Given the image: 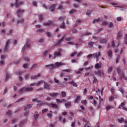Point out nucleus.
<instances>
[{"label":"nucleus","mask_w":127,"mask_h":127,"mask_svg":"<svg viewBox=\"0 0 127 127\" xmlns=\"http://www.w3.org/2000/svg\"><path fill=\"white\" fill-rule=\"evenodd\" d=\"M65 106L66 108H69V107H71V102H68L65 103Z\"/></svg>","instance_id":"obj_30"},{"label":"nucleus","mask_w":127,"mask_h":127,"mask_svg":"<svg viewBox=\"0 0 127 127\" xmlns=\"http://www.w3.org/2000/svg\"><path fill=\"white\" fill-rule=\"evenodd\" d=\"M94 74L95 75H96V76H104V72L100 70H97L94 71Z\"/></svg>","instance_id":"obj_8"},{"label":"nucleus","mask_w":127,"mask_h":127,"mask_svg":"<svg viewBox=\"0 0 127 127\" xmlns=\"http://www.w3.org/2000/svg\"><path fill=\"white\" fill-rule=\"evenodd\" d=\"M24 60H25V61H30V60L29 59V58L28 57H25L24 58Z\"/></svg>","instance_id":"obj_55"},{"label":"nucleus","mask_w":127,"mask_h":127,"mask_svg":"<svg viewBox=\"0 0 127 127\" xmlns=\"http://www.w3.org/2000/svg\"><path fill=\"white\" fill-rule=\"evenodd\" d=\"M24 22V18H22L19 20H18L17 21V23L18 24H19L20 23H23Z\"/></svg>","instance_id":"obj_22"},{"label":"nucleus","mask_w":127,"mask_h":127,"mask_svg":"<svg viewBox=\"0 0 127 127\" xmlns=\"http://www.w3.org/2000/svg\"><path fill=\"white\" fill-rule=\"evenodd\" d=\"M38 42L40 43H43V42H44V39H40L39 40Z\"/></svg>","instance_id":"obj_62"},{"label":"nucleus","mask_w":127,"mask_h":127,"mask_svg":"<svg viewBox=\"0 0 127 127\" xmlns=\"http://www.w3.org/2000/svg\"><path fill=\"white\" fill-rule=\"evenodd\" d=\"M30 47V45L28 43H26L24 46V47L22 48V52H24V51L25 49H28Z\"/></svg>","instance_id":"obj_12"},{"label":"nucleus","mask_w":127,"mask_h":127,"mask_svg":"<svg viewBox=\"0 0 127 127\" xmlns=\"http://www.w3.org/2000/svg\"><path fill=\"white\" fill-rule=\"evenodd\" d=\"M37 32L41 33V32H44V29H40L37 30Z\"/></svg>","instance_id":"obj_44"},{"label":"nucleus","mask_w":127,"mask_h":127,"mask_svg":"<svg viewBox=\"0 0 127 127\" xmlns=\"http://www.w3.org/2000/svg\"><path fill=\"white\" fill-rule=\"evenodd\" d=\"M53 22L52 21H48L47 22L44 23V26H53Z\"/></svg>","instance_id":"obj_9"},{"label":"nucleus","mask_w":127,"mask_h":127,"mask_svg":"<svg viewBox=\"0 0 127 127\" xmlns=\"http://www.w3.org/2000/svg\"><path fill=\"white\" fill-rule=\"evenodd\" d=\"M94 67L95 69H101L102 68V63L99 62L95 64Z\"/></svg>","instance_id":"obj_13"},{"label":"nucleus","mask_w":127,"mask_h":127,"mask_svg":"<svg viewBox=\"0 0 127 127\" xmlns=\"http://www.w3.org/2000/svg\"><path fill=\"white\" fill-rule=\"evenodd\" d=\"M31 80H35V79H37V76H36V75H32L31 76Z\"/></svg>","instance_id":"obj_43"},{"label":"nucleus","mask_w":127,"mask_h":127,"mask_svg":"<svg viewBox=\"0 0 127 127\" xmlns=\"http://www.w3.org/2000/svg\"><path fill=\"white\" fill-rule=\"evenodd\" d=\"M6 58V56L5 55H1V59L3 60V59H5Z\"/></svg>","instance_id":"obj_58"},{"label":"nucleus","mask_w":127,"mask_h":127,"mask_svg":"<svg viewBox=\"0 0 127 127\" xmlns=\"http://www.w3.org/2000/svg\"><path fill=\"white\" fill-rule=\"evenodd\" d=\"M76 11H77L76 9H73L71 10L70 11H69V14H73V13H74V12H76Z\"/></svg>","instance_id":"obj_35"},{"label":"nucleus","mask_w":127,"mask_h":127,"mask_svg":"<svg viewBox=\"0 0 127 127\" xmlns=\"http://www.w3.org/2000/svg\"><path fill=\"white\" fill-rule=\"evenodd\" d=\"M65 37L64 36V37H63L60 40H59V41L57 43V45H59V44H61V42H62V41H63V40H64V38Z\"/></svg>","instance_id":"obj_32"},{"label":"nucleus","mask_w":127,"mask_h":127,"mask_svg":"<svg viewBox=\"0 0 127 127\" xmlns=\"http://www.w3.org/2000/svg\"><path fill=\"white\" fill-rule=\"evenodd\" d=\"M94 45V42H90L88 43V46L89 48H92Z\"/></svg>","instance_id":"obj_28"},{"label":"nucleus","mask_w":127,"mask_h":127,"mask_svg":"<svg viewBox=\"0 0 127 127\" xmlns=\"http://www.w3.org/2000/svg\"><path fill=\"white\" fill-rule=\"evenodd\" d=\"M44 83V80H40L38 81V82H36V86H40V85H42Z\"/></svg>","instance_id":"obj_16"},{"label":"nucleus","mask_w":127,"mask_h":127,"mask_svg":"<svg viewBox=\"0 0 127 127\" xmlns=\"http://www.w3.org/2000/svg\"><path fill=\"white\" fill-rule=\"evenodd\" d=\"M92 13V11L90 10H88L86 12V15H90Z\"/></svg>","instance_id":"obj_50"},{"label":"nucleus","mask_w":127,"mask_h":127,"mask_svg":"<svg viewBox=\"0 0 127 127\" xmlns=\"http://www.w3.org/2000/svg\"><path fill=\"white\" fill-rule=\"evenodd\" d=\"M10 39H8L5 43V47L4 48V52L6 53L8 52V50L9 49V44H10Z\"/></svg>","instance_id":"obj_2"},{"label":"nucleus","mask_w":127,"mask_h":127,"mask_svg":"<svg viewBox=\"0 0 127 127\" xmlns=\"http://www.w3.org/2000/svg\"><path fill=\"white\" fill-rule=\"evenodd\" d=\"M9 78H10V74L7 73L5 79V82H6V81H7Z\"/></svg>","instance_id":"obj_29"},{"label":"nucleus","mask_w":127,"mask_h":127,"mask_svg":"<svg viewBox=\"0 0 127 127\" xmlns=\"http://www.w3.org/2000/svg\"><path fill=\"white\" fill-rule=\"evenodd\" d=\"M100 21V18L98 19H95L93 20V23H98Z\"/></svg>","instance_id":"obj_41"},{"label":"nucleus","mask_w":127,"mask_h":127,"mask_svg":"<svg viewBox=\"0 0 127 127\" xmlns=\"http://www.w3.org/2000/svg\"><path fill=\"white\" fill-rule=\"evenodd\" d=\"M120 59H121V57L120 55L117 56V58L116 59V63L118 64L119 63V61H120Z\"/></svg>","instance_id":"obj_45"},{"label":"nucleus","mask_w":127,"mask_h":127,"mask_svg":"<svg viewBox=\"0 0 127 127\" xmlns=\"http://www.w3.org/2000/svg\"><path fill=\"white\" fill-rule=\"evenodd\" d=\"M51 113H48L47 114V116L48 117V118H52V116H53V115L52 114V111L50 112Z\"/></svg>","instance_id":"obj_46"},{"label":"nucleus","mask_w":127,"mask_h":127,"mask_svg":"<svg viewBox=\"0 0 127 127\" xmlns=\"http://www.w3.org/2000/svg\"><path fill=\"white\" fill-rule=\"evenodd\" d=\"M59 20L63 22V25L60 26V28L63 29H65L66 28V26H65V22H64V19H66L65 16L60 17L59 18Z\"/></svg>","instance_id":"obj_3"},{"label":"nucleus","mask_w":127,"mask_h":127,"mask_svg":"<svg viewBox=\"0 0 127 127\" xmlns=\"http://www.w3.org/2000/svg\"><path fill=\"white\" fill-rule=\"evenodd\" d=\"M39 116H40L39 114L34 115V118L35 121H37V120H38V117H39Z\"/></svg>","instance_id":"obj_36"},{"label":"nucleus","mask_w":127,"mask_h":127,"mask_svg":"<svg viewBox=\"0 0 127 127\" xmlns=\"http://www.w3.org/2000/svg\"><path fill=\"white\" fill-rule=\"evenodd\" d=\"M33 5H34V6H37V1H33Z\"/></svg>","instance_id":"obj_60"},{"label":"nucleus","mask_w":127,"mask_h":127,"mask_svg":"<svg viewBox=\"0 0 127 127\" xmlns=\"http://www.w3.org/2000/svg\"><path fill=\"white\" fill-rule=\"evenodd\" d=\"M56 102H57V103H58V104H60V103H62V101L59 99H57Z\"/></svg>","instance_id":"obj_56"},{"label":"nucleus","mask_w":127,"mask_h":127,"mask_svg":"<svg viewBox=\"0 0 127 127\" xmlns=\"http://www.w3.org/2000/svg\"><path fill=\"white\" fill-rule=\"evenodd\" d=\"M100 42L101 43H106V42H107V39H101L100 40Z\"/></svg>","instance_id":"obj_33"},{"label":"nucleus","mask_w":127,"mask_h":127,"mask_svg":"<svg viewBox=\"0 0 127 127\" xmlns=\"http://www.w3.org/2000/svg\"><path fill=\"white\" fill-rule=\"evenodd\" d=\"M112 5H115V7H120L121 8V10H125L127 7V5H122L121 6H118L117 3L114 2H111V3Z\"/></svg>","instance_id":"obj_6"},{"label":"nucleus","mask_w":127,"mask_h":127,"mask_svg":"<svg viewBox=\"0 0 127 127\" xmlns=\"http://www.w3.org/2000/svg\"><path fill=\"white\" fill-rule=\"evenodd\" d=\"M0 65L1 66H3V65H4V61L2 60L0 62Z\"/></svg>","instance_id":"obj_53"},{"label":"nucleus","mask_w":127,"mask_h":127,"mask_svg":"<svg viewBox=\"0 0 127 127\" xmlns=\"http://www.w3.org/2000/svg\"><path fill=\"white\" fill-rule=\"evenodd\" d=\"M108 57L112 58L113 57V52L112 50H110L108 51Z\"/></svg>","instance_id":"obj_21"},{"label":"nucleus","mask_w":127,"mask_h":127,"mask_svg":"<svg viewBox=\"0 0 127 127\" xmlns=\"http://www.w3.org/2000/svg\"><path fill=\"white\" fill-rule=\"evenodd\" d=\"M81 100V96H77L76 98H75V100H74L75 104H78L79 103V101Z\"/></svg>","instance_id":"obj_19"},{"label":"nucleus","mask_w":127,"mask_h":127,"mask_svg":"<svg viewBox=\"0 0 127 127\" xmlns=\"http://www.w3.org/2000/svg\"><path fill=\"white\" fill-rule=\"evenodd\" d=\"M52 106L53 108H54V109H58V105H57V104H52Z\"/></svg>","instance_id":"obj_40"},{"label":"nucleus","mask_w":127,"mask_h":127,"mask_svg":"<svg viewBox=\"0 0 127 127\" xmlns=\"http://www.w3.org/2000/svg\"><path fill=\"white\" fill-rule=\"evenodd\" d=\"M115 26V25H114V23H113V22H110L109 24H108V27H109V28H114Z\"/></svg>","instance_id":"obj_25"},{"label":"nucleus","mask_w":127,"mask_h":127,"mask_svg":"<svg viewBox=\"0 0 127 127\" xmlns=\"http://www.w3.org/2000/svg\"><path fill=\"white\" fill-rule=\"evenodd\" d=\"M32 102H34V103H41V104H42V101L39 100L38 98H34L32 99Z\"/></svg>","instance_id":"obj_23"},{"label":"nucleus","mask_w":127,"mask_h":127,"mask_svg":"<svg viewBox=\"0 0 127 127\" xmlns=\"http://www.w3.org/2000/svg\"><path fill=\"white\" fill-rule=\"evenodd\" d=\"M46 34L48 36V37H51V33L48 32L46 33Z\"/></svg>","instance_id":"obj_59"},{"label":"nucleus","mask_w":127,"mask_h":127,"mask_svg":"<svg viewBox=\"0 0 127 127\" xmlns=\"http://www.w3.org/2000/svg\"><path fill=\"white\" fill-rule=\"evenodd\" d=\"M74 39V37H68L65 38V41H67V44H69L70 45H74V42L72 41Z\"/></svg>","instance_id":"obj_4"},{"label":"nucleus","mask_w":127,"mask_h":127,"mask_svg":"<svg viewBox=\"0 0 127 127\" xmlns=\"http://www.w3.org/2000/svg\"><path fill=\"white\" fill-rule=\"evenodd\" d=\"M25 10L23 9H18L16 11V14L18 17H20L22 13H24Z\"/></svg>","instance_id":"obj_7"},{"label":"nucleus","mask_w":127,"mask_h":127,"mask_svg":"<svg viewBox=\"0 0 127 127\" xmlns=\"http://www.w3.org/2000/svg\"><path fill=\"white\" fill-rule=\"evenodd\" d=\"M6 115L7 116H11V112L10 111H8V112H6Z\"/></svg>","instance_id":"obj_52"},{"label":"nucleus","mask_w":127,"mask_h":127,"mask_svg":"<svg viewBox=\"0 0 127 127\" xmlns=\"http://www.w3.org/2000/svg\"><path fill=\"white\" fill-rule=\"evenodd\" d=\"M119 91H120V92H121V93H122V94H123V95H124V94H125V91H124V88L121 87L119 89Z\"/></svg>","instance_id":"obj_42"},{"label":"nucleus","mask_w":127,"mask_h":127,"mask_svg":"<svg viewBox=\"0 0 127 127\" xmlns=\"http://www.w3.org/2000/svg\"><path fill=\"white\" fill-rule=\"evenodd\" d=\"M83 54V53L82 52H80L77 54V57H80Z\"/></svg>","instance_id":"obj_57"},{"label":"nucleus","mask_w":127,"mask_h":127,"mask_svg":"<svg viewBox=\"0 0 127 127\" xmlns=\"http://www.w3.org/2000/svg\"><path fill=\"white\" fill-rule=\"evenodd\" d=\"M98 82V79H97V77H94V80H93V83H97Z\"/></svg>","instance_id":"obj_51"},{"label":"nucleus","mask_w":127,"mask_h":127,"mask_svg":"<svg viewBox=\"0 0 127 127\" xmlns=\"http://www.w3.org/2000/svg\"><path fill=\"white\" fill-rule=\"evenodd\" d=\"M17 121V120L15 119H14L12 120L11 123L12 124H15V123H16V122Z\"/></svg>","instance_id":"obj_63"},{"label":"nucleus","mask_w":127,"mask_h":127,"mask_svg":"<svg viewBox=\"0 0 127 127\" xmlns=\"http://www.w3.org/2000/svg\"><path fill=\"white\" fill-rule=\"evenodd\" d=\"M46 67H54V64H50L46 65Z\"/></svg>","instance_id":"obj_61"},{"label":"nucleus","mask_w":127,"mask_h":127,"mask_svg":"<svg viewBox=\"0 0 127 127\" xmlns=\"http://www.w3.org/2000/svg\"><path fill=\"white\" fill-rule=\"evenodd\" d=\"M38 18H39V20H40V21H42V20H43V15H39Z\"/></svg>","instance_id":"obj_37"},{"label":"nucleus","mask_w":127,"mask_h":127,"mask_svg":"<svg viewBox=\"0 0 127 127\" xmlns=\"http://www.w3.org/2000/svg\"><path fill=\"white\" fill-rule=\"evenodd\" d=\"M57 5V4H53L50 6V9L51 11H54L55 10V6Z\"/></svg>","instance_id":"obj_15"},{"label":"nucleus","mask_w":127,"mask_h":127,"mask_svg":"<svg viewBox=\"0 0 127 127\" xmlns=\"http://www.w3.org/2000/svg\"><path fill=\"white\" fill-rule=\"evenodd\" d=\"M124 42H125V44H127V35H125V36L124 37Z\"/></svg>","instance_id":"obj_47"},{"label":"nucleus","mask_w":127,"mask_h":127,"mask_svg":"<svg viewBox=\"0 0 127 127\" xmlns=\"http://www.w3.org/2000/svg\"><path fill=\"white\" fill-rule=\"evenodd\" d=\"M23 4H24V1H19V0H15V7H19V6L23 5Z\"/></svg>","instance_id":"obj_5"},{"label":"nucleus","mask_w":127,"mask_h":127,"mask_svg":"<svg viewBox=\"0 0 127 127\" xmlns=\"http://www.w3.org/2000/svg\"><path fill=\"white\" fill-rule=\"evenodd\" d=\"M115 101V97L114 96H110L109 97V102H113Z\"/></svg>","instance_id":"obj_38"},{"label":"nucleus","mask_w":127,"mask_h":127,"mask_svg":"<svg viewBox=\"0 0 127 127\" xmlns=\"http://www.w3.org/2000/svg\"><path fill=\"white\" fill-rule=\"evenodd\" d=\"M38 104L37 105V107H40L42 106H43L44 105V103L42 102V104L41 103H38Z\"/></svg>","instance_id":"obj_49"},{"label":"nucleus","mask_w":127,"mask_h":127,"mask_svg":"<svg viewBox=\"0 0 127 127\" xmlns=\"http://www.w3.org/2000/svg\"><path fill=\"white\" fill-rule=\"evenodd\" d=\"M55 66H56L57 67H60V66H62L63 65H64V64H63V63L61 62H56L55 64Z\"/></svg>","instance_id":"obj_20"},{"label":"nucleus","mask_w":127,"mask_h":127,"mask_svg":"<svg viewBox=\"0 0 127 127\" xmlns=\"http://www.w3.org/2000/svg\"><path fill=\"white\" fill-rule=\"evenodd\" d=\"M61 50V49H59L58 51H55L54 53V57L52 58V59H55L57 57H60V56H62Z\"/></svg>","instance_id":"obj_1"},{"label":"nucleus","mask_w":127,"mask_h":127,"mask_svg":"<svg viewBox=\"0 0 127 127\" xmlns=\"http://www.w3.org/2000/svg\"><path fill=\"white\" fill-rule=\"evenodd\" d=\"M98 55V56H101V53H95L93 54V57H95V58H96V62H98V61H99V57Z\"/></svg>","instance_id":"obj_11"},{"label":"nucleus","mask_w":127,"mask_h":127,"mask_svg":"<svg viewBox=\"0 0 127 127\" xmlns=\"http://www.w3.org/2000/svg\"><path fill=\"white\" fill-rule=\"evenodd\" d=\"M24 92H26V87H24L22 88H20L18 91V93H23Z\"/></svg>","instance_id":"obj_17"},{"label":"nucleus","mask_w":127,"mask_h":127,"mask_svg":"<svg viewBox=\"0 0 127 127\" xmlns=\"http://www.w3.org/2000/svg\"><path fill=\"white\" fill-rule=\"evenodd\" d=\"M26 123H27V120H22L21 122H20L19 125H20L21 124V127H22V126H23V125H24Z\"/></svg>","instance_id":"obj_24"},{"label":"nucleus","mask_w":127,"mask_h":127,"mask_svg":"<svg viewBox=\"0 0 127 127\" xmlns=\"http://www.w3.org/2000/svg\"><path fill=\"white\" fill-rule=\"evenodd\" d=\"M24 100H25V98H23V97L19 99L17 101H16V103H20V102H23Z\"/></svg>","instance_id":"obj_27"},{"label":"nucleus","mask_w":127,"mask_h":127,"mask_svg":"<svg viewBox=\"0 0 127 127\" xmlns=\"http://www.w3.org/2000/svg\"><path fill=\"white\" fill-rule=\"evenodd\" d=\"M29 66V64H24L23 65V67L25 69H27V68H28Z\"/></svg>","instance_id":"obj_34"},{"label":"nucleus","mask_w":127,"mask_h":127,"mask_svg":"<svg viewBox=\"0 0 127 127\" xmlns=\"http://www.w3.org/2000/svg\"><path fill=\"white\" fill-rule=\"evenodd\" d=\"M114 69V67L113 66H111V67H110L109 68H108V73H112V71H113V69Z\"/></svg>","instance_id":"obj_39"},{"label":"nucleus","mask_w":127,"mask_h":127,"mask_svg":"<svg viewBox=\"0 0 127 127\" xmlns=\"http://www.w3.org/2000/svg\"><path fill=\"white\" fill-rule=\"evenodd\" d=\"M50 96H51V97H53V98H54L55 97H57V96H59V93L56 92L50 93Z\"/></svg>","instance_id":"obj_18"},{"label":"nucleus","mask_w":127,"mask_h":127,"mask_svg":"<svg viewBox=\"0 0 127 127\" xmlns=\"http://www.w3.org/2000/svg\"><path fill=\"white\" fill-rule=\"evenodd\" d=\"M118 122H119L120 124H123V123L125 122V119L124 118H120V119H118Z\"/></svg>","instance_id":"obj_31"},{"label":"nucleus","mask_w":127,"mask_h":127,"mask_svg":"<svg viewBox=\"0 0 127 127\" xmlns=\"http://www.w3.org/2000/svg\"><path fill=\"white\" fill-rule=\"evenodd\" d=\"M47 112H48V109H45L42 111V113L44 114L45 113H47Z\"/></svg>","instance_id":"obj_54"},{"label":"nucleus","mask_w":127,"mask_h":127,"mask_svg":"<svg viewBox=\"0 0 127 127\" xmlns=\"http://www.w3.org/2000/svg\"><path fill=\"white\" fill-rule=\"evenodd\" d=\"M123 79L127 81V77L126 76V75L125 74V72L123 71L122 72V73L121 74V75L120 76V80H121V81H122V80H123Z\"/></svg>","instance_id":"obj_10"},{"label":"nucleus","mask_w":127,"mask_h":127,"mask_svg":"<svg viewBox=\"0 0 127 127\" xmlns=\"http://www.w3.org/2000/svg\"><path fill=\"white\" fill-rule=\"evenodd\" d=\"M44 89H47L48 90H49V89H50V84L47 83V82L45 81L44 82Z\"/></svg>","instance_id":"obj_14"},{"label":"nucleus","mask_w":127,"mask_h":127,"mask_svg":"<svg viewBox=\"0 0 127 127\" xmlns=\"http://www.w3.org/2000/svg\"><path fill=\"white\" fill-rule=\"evenodd\" d=\"M62 96L63 97V98L66 97V92H65L64 91H62Z\"/></svg>","instance_id":"obj_48"},{"label":"nucleus","mask_w":127,"mask_h":127,"mask_svg":"<svg viewBox=\"0 0 127 127\" xmlns=\"http://www.w3.org/2000/svg\"><path fill=\"white\" fill-rule=\"evenodd\" d=\"M78 33V31H77V29H73L72 30V33Z\"/></svg>","instance_id":"obj_64"},{"label":"nucleus","mask_w":127,"mask_h":127,"mask_svg":"<svg viewBox=\"0 0 127 127\" xmlns=\"http://www.w3.org/2000/svg\"><path fill=\"white\" fill-rule=\"evenodd\" d=\"M33 91V87H26V92Z\"/></svg>","instance_id":"obj_26"}]
</instances>
